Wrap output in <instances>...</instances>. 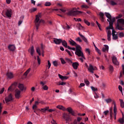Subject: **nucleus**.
<instances>
[{
	"label": "nucleus",
	"instance_id": "5701e85b",
	"mask_svg": "<svg viewBox=\"0 0 124 124\" xmlns=\"http://www.w3.org/2000/svg\"><path fill=\"white\" fill-rule=\"evenodd\" d=\"M61 43H62V45L64 46V47H65V48H68L69 46H67V43L66 42V41H65V40L62 41V42H61Z\"/></svg>",
	"mask_w": 124,
	"mask_h": 124
},
{
	"label": "nucleus",
	"instance_id": "774afa93",
	"mask_svg": "<svg viewBox=\"0 0 124 124\" xmlns=\"http://www.w3.org/2000/svg\"><path fill=\"white\" fill-rule=\"evenodd\" d=\"M52 124H57V122H56V121H54V119L52 120V121L51 122Z\"/></svg>",
	"mask_w": 124,
	"mask_h": 124
},
{
	"label": "nucleus",
	"instance_id": "58836bf2",
	"mask_svg": "<svg viewBox=\"0 0 124 124\" xmlns=\"http://www.w3.org/2000/svg\"><path fill=\"white\" fill-rule=\"evenodd\" d=\"M48 109H49V107H47L45 108H41V111H42V112H43V113H45L46 111H47V110H48Z\"/></svg>",
	"mask_w": 124,
	"mask_h": 124
},
{
	"label": "nucleus",
	"instance_id": "393cba45",
	"mask_svg": "<svg viewBox=\"0 0 124 124\" xmlns=\"http://www.w3.org/2000/svg\"><path fill=\"white\" fill-rule=\"evenodd\" d=\"M69 42L72 46H75L76 45H77V43L75 42L74 41L72 40L71 39L69 41Z\"/></svg>",
	"mask_w": 124,
	"mask_h": 124
},
{
	"label": "nucleus",
	"instance_id": "e433bc0d",
	"mask_svg": "<svg viewBox=\"0 0 124 124\" xmlns=\"http://www.w3.org/2000/svg\"><path fill=\"white\" fill-rule=\"evenodd\" d=\"M65 84L66 83L64 82L60 81L57 83V85L58 86H63V85H65Z\"/></svg>",
	"mask_w": 124,
	"mask_h": 124
},
{
	"label": "nucleus",
	"instance_id": "bf43d9fd",
	"mask_svg": "<svg viewBox=\"0 0 124 124\" xmlns=\"http://www.w3.org/2000/svg\"><path fill=\"white\" fill-rule=\"evenodd\" d=\"M94 98H95L96 99L97 98H99V95H98L97 94V93H95L94 95Z\"/></svg>",
	"mask_w": 124,
	"mask_h": 124
},
{
	"label": "nucleus",
	"instance_id": "1a4fd4ad",
	"mask_svg": "<svg viewBox=\"0 0 124 124\" xmlns=\"http://www.w3.org/2000/svg\"><path fill=\"white\" fill-rule=\"evenodd\" d=\"M5 14L7 17L11 18V16H12V10H11V9H7L5 12Z\"/></svg>",
	"mask_w": 124,
	"mask_h": 124
},
{
	"label": "nucleus",
	"instance_id": "f8f14e48",
	"mask_svg": "<svg viewBox=\"0 0 124 124\" xmlns=\"http://www.w3.org/2000/svg\"><path fill=\"white\" fill-rule=\"evenodd\" d=\"M62 39H57L56 38H53V42L57 45H60V44L62 43Z\"/></svg>",
	"mask_w": 124,
	"mask_h": 124
},
{
	"label": "nucleus",
	"instance_id": "4d7b16f0",
	"mask_svg": "<svg viewBox=\"0 0 124 124\" xmlns=\"http://www.w3.org/2000/svg\"><path fill=\"white\" fill-rule=\"evenodd\" d=\"M91 89L92 91H93V92H96V91H97V88H95L93 86H91Z\"/></svg>",
	"mask_w": 124,
	"mask_h": 124
},
{
	"label": "nucleus",
	"instance_id": "09e8293b",
	"mask_svg": "<svg viewBox=\"0 0 124 124\" xmlns=\"http://www.w3.org/2000/svg\"><path fill=\"white\" fill-rule=\"evenodd\" d=\"M45 6H50L51 5V2H46L45 4Z\"/></svg>",
	"mask_w": 124,
	"mask_h": 124
},
{
	"label": "nucleus",
	"instance_id": "5fc2aeb1",
	"mask_svg": "<svg viewBox=\"0 0 124 124\" xmlns=\"http://www.w3.org/2000/svg\"><path fill=\"white\" fill-rule=\"evenodd\" d=\"M74 20H75V21H76V22H81V18H74Z\"/></svg>",
	"mask_w": 124,
	"mask_h": 124
},
{
	"label": "nucleus",
	"instance_id": "ddd939ff",
	"mask_svg": "<svg viewBox=\"0 0 124 124\" xmlns=\"http://www.w3.org/2000/svg\"><path fill=\"white\" fill-rule=\"evenodd\" d=\"M112 61L113 64H115V65H119V62H118V60H117V57H116V56H113L112 57Z\"/></svg>",
	"mask_w": 124,
	"mask_h": 124
},
{
	"label": "nucleus",
	"instance_id": "dca6fc26",
	"mask_svg": "<svg viewBox=\"0 0 124 124\" xmlns=\"http://www.w3.org/2000/svg\"><path fill=\"white\" fill-rule=\"evenodd\" d=\"M78 34L79 36H80L81 38L86 43V44H89V42L88 41V39H86L85 37L84 36V35H82L81 33H80V32H79Z\"/></svg>",
	"mask_w": 124,
	"mask_h": 124
},
{
	"label": "nucleus",
	"instance_id": "6ab92c4d",
	"mask_svg": "<svg viewBox=\"0 0 124 124\" xmlns=\"http://www.w3.org/2000/svg\"><path fill=\"white\" fill-rule=\"evenodd\" d=\"M104 47L102 49L103 52H108L109 51V46L108 45H105Z\"/></svg>",
	"mask_w": 124,
	"mask_h": 124
},
{
	"label": "nucleus",
	"instance_id": "a211bd4d",
	"mask_svg": "<svg viewBox=\"0 0 124 124\" xmlns=\"http://www.w3.org/2000/svg\"><path fill=\"white\" fill-rule=\"evenodd\" d=\"M28 52H30L31 56H33V54L34 53V47H33V46H32L29 49Z\"/></svg>",
	"mask_w": 124,
	"mask_h": 124
},
{
	"label": "nucleus",
	"instance_id": "a19ab883",
	"mask_svg": "<svg viewBox=\"0 0 124 124\" xmlns=\"http://www.w3.org/2000/svg\"><path fill=\"white\" fill-rule=\"evenodd\" d=\"M75 46H76V50H81V49H82V47H81L80 45H78L77 44L75 45Z\"/></svg>",
	"mask_w": 124,
	"mask_h": 124
},
{
	"label": "nucleus",
	"instance_id": "8fccbe9b",
	"mask_svg": "<svg viewBox=\"0 0 124 124\" xmlns=\"http://www.w3.org/2000/svg\"><path fill=\"white\" fill-rule=\"evenodd\" d=\"M110 4L111 5H117V3L115 2V1H113V0H111Z\"/></svg>",
	"mask_w": 124,
	"mask_h": 124
},
{
	"label": "nucleus",
	"instance_id": "c85d7f7f",
	"mask_svg": "<svg viewBox=\"0 0 124 124\" xmlns=\"http://www.w3.org/2000/svg\"><path fill=\"white\" fill-rule=\"evenodd\" d=\"M57 108L60 109V110H62L63 111H65L66 110L65 108L63 107L62 106H57Z\"/></svg>",
	"mask_w": 124,
	"mask_h": 124
},
{
	"label": "nucleus",
	"instance_id": "69168bd1",
	"mask_svg": "<svg viewBox=\"0 0 124 124\" xmlns=\"http://www.w3.org/2000/svg\"><path fill=\"white\" fill-rule=\"evenodd\" d=\"M120 37H124V32H122L119 33Z\"/></svg>",
	"mask_w": 124,
	"mask_h": 124
},
{
	"label": "nucleus",
	"instance_id": "680f3d73",
	"mask_svg": "<svg viewBox=\"0 0 124 124\" xmlns=\"http://www.w3.org/2000/svg\"><path fill=\"white\" fill-rule=\"evenodd\" d=\"M59 10H60V11H62V12H63V13L66 12V10H65L64 8H63V9H59Z\"/></svg>",
	"mask_w": 124,
	"mask_h": 124
},
{
	"label": "nucleus",
	"instance_id": "6e6552de",
	"mask_svg": "<svg viewBox=\"0 0 124 124\" xmlns=\"http://www.w3.org/2000/svg\"><path fill=\"white\" fill-rule=\"evenodd\" d=\"M97 69V68H96V67L95 66L93 67V65L91 64L89 65V67L88 68V71L91 73H93V71H94V70H96Z\"/></svg>",
	"mask_w": 124,
	"mask_h": 124
},
{
	"label": "nucleus",
	"instance_id": "412c9836",
	"mask_svg": "<svg viewBox=\"0 0 124 124\" xmlns=\"http://www.w3.org/2000/svg\"><path fill=\"white\" fill-rule=\"evenodd\" d=\"M8 49H9V50L10 51H15V45H10L8 46Z\"/></svg>",
	"mask_w": 124,
	"mask_h": 124
},
{
	"label": "nucleus",
	"instance_id": "ea45409f",
	"mask_svg": "<svg viewBox=\"0 0 124 124\" xmlns=\"http://www.w3.org/2000/svg\"><path fill=\"white\" fill-rule=\"evenodd\" d=\"M112 38L113 39V40H117V39H118V36H117V35H116V34H113L112 35Z\"/></svg>",
	"mask_w": 124,
	"mask_h": 124
},
{
	"label": "nucleus",
	"instance_id": "f257e3e1",
	"mask_svg": "<svg viewBox=\"0 0 124 124\" xmlns=\"http://www.w3.org/2000/svg\"><path fill=\"white\" fill-rule=\"evenodd\" d=\"M40 18H41V16L40 15L36 16L35 25L36 26V31L38 30V27H39V26H40V23H44V20L40 19Z\"/></svg>",
	"mask_w": 124,
	"mask_h": 124
},
{
	"label": "nucleus",
	"instance_id": "4be33fe9",
	"mask_svg": "<svg viewBox=\"0 0 124 124\" xmlns=\"http://www.w3.org/2000/svg\"><path fill=\"white\" fill-rule=\"evenodd\" d=\"M38 104H39V102L36 101L35 104L33 105L32 109L36 110L37 109V105H38Z\"/></svg>",
	"mask_w": 124,
	"mask_h": 124
},
{
	"label": "nucleus",
	"instance_id": "39448f33",
	"mask_svg": "<svg viewBox=\"0 0 124 124\" xmlns=\"http://www.w3.org/2000/svg\"><path fill=\"white\" fill-rule=\"evenodd\" d=\"M75 54L76 55L78 56V57H81L82 59L86 60V58L84 56V54L83 53V52H82L80 49L76 50Z\"/></svg>",
	"mask_w": 124,
	"mask_h": 124
},
{
	"label": "nucleus",
	"instance_id": "864d4df0",
	"mask_svg": "<svg viewBox=\"0 0 124 124\" xmlns=\"http://www.w3.org/2000/svg\"><path fill=\"white\" fill-rule=\"evenodd\" d=\"M58 76H59V78H60V79H61L62 81H63V78H63V76H62L61 74H59Z\"/></svg>",
	"mask_w": 124,
	"mask_h": 124
},
{
	"label": "nucleus",
	"instance_id": "20e7f679",
	"mask_svg": "<svg viewBox=\"0 0 124 124\" xmlns=\"http://www.w3.org/2000/svg\"><path fill=\"white\" fill-rule=\"evenodd\" d=\"M109 26L108 27H107V30H110L113 28V24L115 21H116V18L115 17H113L112 18V17H110V18L109 19Z\"/></svg>",
	"mask_w": 124,
	"mask_h": 124
},
{
	"label": "nucleus",
	"instance_id": "49530a36",
	"mask_svg": "<svg viewBox=\"0 0 124 124\" xmlns=\"http://www.w3.org/2000/svg\"><path fill=\"white\" fill-rule=\"evenodd\" d=\"M109 114V110H106L104 111L103 114L105 115V116H107Z\"/></svg>",
	"mask_w": 124,
	"mask_h": 124
},
{
	"label": "nucleus",
	"instance_id": "6e6d98bb",
	"mask_svg": "<svg viewBox=\"0 0 124 124\" xmlns=\"http://www.w3.org/2000/svg\"><path fill=\"white\" fill-rule=\"evenodd\" d=\"M41 52H42V51H44V46H43V44L41 45Z\"/></svg>",
	"mask_w": 124,
	"mask_h": 124
},
{
	"label": "nucleus",
	"instance_id": "4c0bfd02",
	"mask_svg": "<svg viewBox=\"0 0 124 124\" xmlns=\"http://www.w3.org/2000/svg\"><path fill=\"white\" fill-rule=\"evenodd\" d=\"M31 71V68L28 69L24 74V76H27Z\"/></svg>",
	"mask_w": 124,
	"mask_h": 124
},
{
	"label": "nucleus",
	"instance_id": "cd10ccee",
	"mask_svg": "<svg viewBox=\"0 0 124 124\" xmlns=\"http://www.w3.org/2000/svg\"><path fill=\"white\" fill-rule=\"evenodd\" d=\"M123 116H122V118H120L119 119L118 121L119 122V123H120V124H124V113H122Z\"/></svg>",
	"mask_w": 124,
	"mask_h": 124
},
{
	"label": "nucleus",
	"instance_id": "79ce46f5",
	"mask_svg": "<svg viewBox=\"0 0 124 124\" xmlns=\"http://www.w3.org/2000/svg\"><path fill=\"white\" fill-rule=\"evenodd\" d=\"M105 101L107 103H110V102H112V99L111 98L106 99L105 100Z\"/></svg>",
	"mask_w": 124,
	"mask_h": 124
},
{
	"label": "nucleus",
	"instance_id": "0eeeda50",
	"mask_svg": "<svg viewBox=\"0 0 124 124\" xmlns=\"http://www.w3.org/2000/svg\"><path fill=\"white\" fill-rule=\"evenodd\" d=\"M15 95L16 98L19 99L20 97H21V91H20V90H19L18 89H16L15 92Z\"/></svg>",
	"mask_w": 124,
	"mask_h": 124
},
{
	"label": "nucleus",
	"instance_id": "338daca9",
	"mask_svg": "<svg viewBox=\"0 0 124 124\" xmlns=\"http://www.w3.org/2000/svg\"><path fill=\"white\" fill-rule=\"evenodd\" d=\"M12 90H13V88H12V85L10 86L8 89V92H10L11 91H12Z\"/></svg>",
	"mask_w": 124,
	"mask_h": 124
},
{
	"label": "nucleus",
	"instance_id": "2f4dec72",
	"mask_svg": "<svg viewBox=\"0 0 124 124\" xmlns=\"http://www.w3.org/2000/svg\"><path fill=\"white\" fill-rule=\"evenodd\" d=\"M65 61L68 62V63H69V64H71V63H72V61L69 58H66Z\"/></svg>",
	"mask_w": 124,
	"mask_h": 124
},
{
	"label": "nucleus",
	"instance_id": "0e129e2a",
	"mask_svg": "<svg viewBox=\"0 0 124 124\" xmlns=\"http://www.w3.org/2000/svg\"><path fill=\"white\" fill-rule=\"evenodd\" d=\"M65 51L67 52V53H68L69 56H72V54H71L70 51L68 50V49H65Z\"/></svg>",
	"mask_w": 124,
	"mask_h": 124
},
{
	"label": "nucleus",
	"instance_id": "423d86ee",
	"mask_svg": "<svg viewBox=\"0 0 124 124\" xmlns=\"http://www.w3.org/2000/svg\"><path fill=\"white\" fill-rule=\"evenodd\" d=\"M63 118L66 121V124H68V122H71V118L67 114H64Z\"/></svg>",
	"mask_w": 124,
	"mask_h": 124
},
{
	"label": "nucleus",
	"instance_id": "e2e57ef3",
	"mask_svg": "<svg viewBox=\"0 0 124 124\" xmlns=\"http://www.w3.org/2000/svg\"><path fill=\"white\" fill-rule=\"evenodd\" d=\"M118 89L121 93H123V87L121 85H119Z\"/></svg>",
	"mask_w": 124,
	"mask_h": 124
},
{
	"label": "nucleus",
	"instance_id": "7c9ffc66",
	"mask_svg": "<svg viewBox=\"0 0 124 124\" xmlns=\"http://www.w3.org/2000/svg\"><path fill=\"white\" fill-rule=\"evenodd\" d=\"M105 14L107 18H108V19H111V17H112V16L110 14H109V13H105Z\"/></svg>",
	"mask_w": 124,
	"mask_h": 124
},
{
	"label": "nucleus",
	"instance_id": "72a5a7b5",
	"mask_svg": "<svg viewBox=\"0 0 124 124\" xmlns=\"http://www.w3.org/2000/svg\"><path fill=\"white\" fill-rule=\"evenodd\" d=\"M83 21L85 24H86V25H87V26H90L91 25V23H90L89 21H88L87 19H84Z\"/></svg>",
	"mask_w": 124,
	"mask_h": 124
},
{
	"label": "nucleus",
	"instance_id": "9b49d317",
	"mask_svg": "<svg viewBox=\"0 0 124 124\" xmlns=\"http://www.w3.org/2000/svg\"><path fill=\"white\" fill-rule=\"evenodd\" d=\"M5 100L6 103L10 102V101H12L13 100V97L12 96V94L10 93L8 97L5 98Z\"/></svg>",
	"mask_w": 124,
	"mask_h": 124
},
{
	"label": "nucleus",
	"instance_id": "a18cd8bd",
	"mask_svg": "<svg viewBox=\"0 0 124 124\" xmlns=\"http://www.w3.org/2000/svg\"><path fill=\"white\" fill-rule=\"evenodd\" d=\"M60 60H61V62L62 64H65V63H66V62H65V61H64V59L61 58Z\"/></svg>",
	"mask_w": 124,
	"mask_h": 124
},
{
	"label": "nucleus",
	"instance_id": "c9c22d12",
	"mask_svg": "<svg viewBox=\"0 0 124 124\" xmlns=\"http://www.w3.org/2000/svg\"><path fill=\"white\" fill-rule=\"evenodd\" d=\"M113 118H114V120H116V116H117V109L113 110Z\"/></svg>",
	"mask_w": 124,
	"mask_h": 124
},
{
	"label": "nucleus",
	"instance_id": "9d476101",
	"mask_svg": "<svg viewBox=\"0 0 124 124\" xmlns=\"http://www.w3.org/2000/svg\"><path fill=\"white\" fill-rule=\"evenodd\" d=\"M40 85H41L43 90H44V91H48V86H47V85H46V82L41 81Z\"/></svg>",
	"mask_w": 124,
	"mask_h": 124
},
{
	"label": "nucleus",
	"instance_id": "c756f323",
	"mask_svg": "<svg viewBox=\"0 0 124 124\" xmlns=\"http://www.w3.org/2000/svg\"><path fill=\"white\" fill-rule=\"evenodd\" d=\"M120 101V105H121V107H122V108H124V100H123V99H119Z\"/></svg>",
	"mask_w": 124,
	"mask_h": 124
},
{
	"label": "nucleus",
	"instance_id": "c03bdc74",
	"mask_svg": "<svg viewBox=\"0 0 124 124\" xmlns=\"http://www.w3.org/2000/svg\"><path fill=\"white\" fill-rule=\"evenodd\" d=\"M84 82L87 86H89V85H90V81H88V79H84Z\"/></svg>",
	"mask_w": 124,
	"mask_h": 124
},
{
	"label": "nucleus",
	"instance_id": "603ef678",
	"mask_svg": "<svg viewBox=\"0 0 124 124\" xmlns=\"http://www.w3.org/2000/svg\"><path fill=\"white\" fill-rule=\"evenodd\" d=\"M53 64L54 66H58V65H59L57 61H54L53 62Z\"/></svg>",
	"mask_w": 124,
	"mask_h": 124
},
{
	"label": "nucleus",
	"instance_id": "a878e982",
	"mask_svg": "<svg viewBox=\"0 0 124 124\" xmlns=\"http://www.w3.org/2000/svg\"><path fill=\"white\" fill-rule=\"evenodd\" d=\"M18 88L20 91H24V90H26V88L24 87V85L22 84H19L18 85Z\"/></svg>",
	"mask_w": 124,
	"mask_h": 124
},
{
	"label": "nucleus",
	"instance_id": "bb28decb",
	"mask_svg": "<svg viewBox=\"0 0 124 124\" xmlns=\"http://www.w3.org/2000/svg\"><path fill=\"white\" fill-rule=\"evenodd\" d=\"M110 120H113V108H111L109 111Z\"/></svg>",
	"mask_w": 124,
	"mask_h": 124
},
{
	"label": "nucleus",
	"instance_id": "2eb2a0df",
	"mask_svg": "<svg viewBox=\"0 0 124 124\" xmlns=\"http://www.w3.org/2000/svg\"><path fill=\"white\" fill-rule=\"evenodd\" d=\"M36 52L38 54L39 56H41V53H42V57H44V51L43 50L42 51H41L40 48L37 47Z\"/></svg>",
	"mask_w": 124,
	"mask_h": 124
},
{
	"label": "nucleus",
	"instance_id": "473e14b6",
	"mask_svg": "<svg viewBox=\"0 0 124 124\" xmlns=\"http://www.w3.org/2000/svg\"><path fill=\"white\" fill-rule=\"evenodd\" d=\"M112 104H113V110H117V107L116 106V102H115V100H112Z\"/></svg>",
	"mask_w": 124,
	"mask_h": 124
},
{
	"label": "nucleus",
	"instance_id": "37998d69",
	"mask_svg": "<svg viewBox=\"0 0 124 124\" xmlns=\"http://www.w3.org/2000/svg\"><path fill=\"white\" fill-rule=\"evenodd\" d=\"M47 69H50V68L51 67V63L50 62V61H47Z\"/></svg>",
	"mask_w": 124,
	"mask_h": 124
},
{
	"label": "nucleus",
	"instance_id": "3c124183",
	"mask_svg": "<svg viewBox=\"0 0 124 124\" xmlns=\"http://www.w3.org/2000/svg\"><path fill=\"white\" fill-rule=\"evenodd\" d=\"M78 30H79V31H81V30H83V27L80 23H79L78 24Z\"/></svg>",
	"mask_w": 124,
	"mask_h": 124
},
{
	"label": "nucleus",
	"instance_id": "13d9d810",
	"mask_svg": "<svg viewBox=\"0 0 124 124\" xmlns=\"http://www.w3.org/2000/svg\"><path fill=\"white\" fill-rule=\"evenodd\" d=\"M37 62H38V64H40L41 60H40V58H39V56H37Z\"/></svg>",
	"mask_w": 124,
	"mask_h": 124
},
{
	"label": "nucleus",
	"instance_id": "f3484780",
	"mask_svg": "<svg viewBox=\"0 0 124 124\" xmlns=\"http://www.w3.org/2000/svg\"><path fill=\"white\" fill-rule=\"evenodd\" d=\"M67 111H68V112H69V113H70V114H71V115H72V116H76L75 115V112H74V111H73V110L72 109V108H67Z\"/></svg>",
	"mask_w": 124,
	"mask_h": 124
},
{
	"label": "nucleus",
	"instance_id": "de8ad7c7",
	"mask_svg": "<svg viewBox=\"0 0 124 124\" xmlns=\"http://www.w3.org/2000/svg\"><path fill=\"white\" fill-rule=\"evenodd\" d=\"M81 7L82 8H86V9H88V8H89V7L87 5L84 4L81 5Z\"/></svg>",
	"mask_w": 124,
	"mask_h": 124
},
{
	"label": "nucleus",
	"instance_id": "052dcab7",
	"mask_svg": "<svg viewBox=\"0 0 124 124\" xmlns=\"http://www.w3.org/2000/svg\"><path fill=\"white\" fill-rule=\"evenodd\" d=\"M68 49L69 50H73V51H75V50H76V49L75 48V47H71L70 46H68Z\"/></svg>",
	"mask_w": 124,
	"mask_h": 124
},
{
	"label": "nucleus",
	"instance_id": "4468645a",
	"mask_svg": "<svg viewBox=\"0 0 124 124\" xmlns=\"http://www.w3.org/2000/svg\"><path fill=\"white\" fill-rule=\"evenodd\" d=\"M6 76L7 79H13V78H14V75L12 72H7Z\"/></svg>",
	"mask_w": 124,
	"mask_h": 124
},
{
	"label": "nucleus",
	"instance_id": "7ed1b4c3",
	"mask_svg": "<svg viewBox=\"0 0 124 124\" xmlns=\"http://www.w3.org/2000/svg\"><path fill=\"white\" fill-rule=\"evenodd\" d=\"M81 13H83V12L80 11H70L67 14L69 16H76V15L81 14Z\"/></svg>",
	"mask_w": 124,
	"mask_h": 124
},
{
	"label": "nucleus",
	"instance_id": "b1692460",
	"mask_svg": "<svg viewBox=\"0 0 124 124\" xmlns=\"http://www.w3.org/2000/svg\"><path fill=\"white\" fill-rule=\"evenodd\" d=\"M99 15L100 17L101 20L102 21V22H103V21H104V14H103V13L102 12H100Z\"/></svg>",
	"mask_w": 124,
	"mask_h": 124
},
{
	"label": "nucleus",
	"instance_id": "aec40b11",
	"mask_svg": "<svg viewBox=\"0 0 124 124\" xmlns=\"http://www.w3.org/2000/svg\"><path fill=\"white\" fill-rule=\"evenodd\" d=\"M72 66L74 69H78V66H79V63L76 62L72 63Z\"/></svg>",
	"mask_w": 124,
	"mask_h": 124
},
{
	"label": "nucleus",
	"instance_id": "f03ea898",
	"mask_svg": "<svg viewBox=\"0 0 124 124\" xmlns=\"http://www.w3.org/2000/svg\"><path fill=\"white\" fill-rule=\"evenodd\" d=\"M124 25V19L123 18H120L117 20V23L116 25V28L119 31H124V28H123Z\"/></svg>",
	"mask_w": 124,
	"mask_h": 124
},
{
	"label": "nucleus",
	"instance_id": "f704fd0d",
	"mask_svg": "<svg viewBox=\"0 0 124 124\" xmlns=\"http://www.w3.org/2000/svg\"><path fill=\"white\" fill-rule=\"evenodd\" d=\"M109 70L110 72H112V71H114V67L112 66V65H110L108 67Z\"/></svg>",
	"mask_w": 124,
	"mask_h": 124
}]
</instances>
